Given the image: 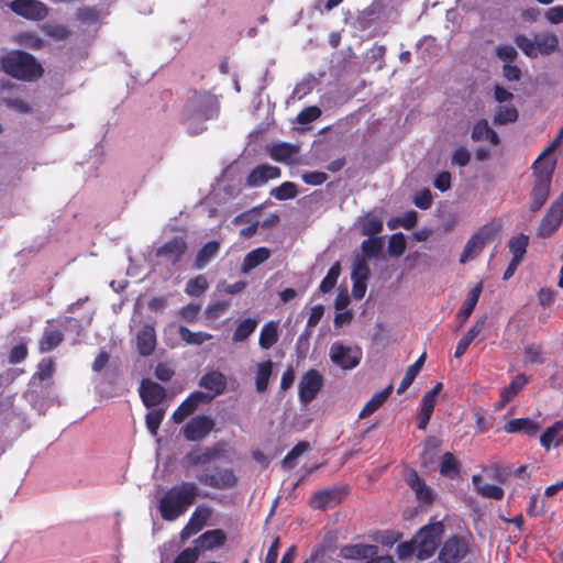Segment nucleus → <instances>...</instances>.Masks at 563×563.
<instances>
[{
    "label": "nucleus",
    "instance_id": "obj_12",
    "mask_svg": "<svg viewBox=\"0 0 563 563\" xmlns=\"http://www.w3.org/2000/svg\"><path fill=\"white\" fill-rule=\"evenodd\" d=\"M468 552L465 539L453 537L446 540L440 550L439 559L442 563H459Z\"/></svg>",
    "mask_w": 563,
    "mask_h": 563
},
{
    "label": "nucleus",
    "instance_id": "obj_3",
    "mask_svg": "<svg viewBox=\"0 0 563 563\" xmlns=\"http://www.w3.org/2000/svg\"><path fill=\"white\" fill-rule=\"evenodd\" d=\"M0 66L7 75L24 81L35 80L43 73L35 58L22 51H12L1 56Z\"/></svg>",
    "mask_w": 563,
    "mask_h": 563
},
{
    "label": "nucleus",
    "instance_id": "obj_20",
    "mask_svg": "<svg viewBox=\"0 0 563 563\" xmlns=\"http://www.w3.org/2000/svg\"><path fill=\"white\" fill-rule=\"evenodd\" d=\"M137 351L143 356L151 355L156 346L155 329L151 324H145L136 334Z\"/></svg>",
    "mask_w": 563,
    "mask_h": 563
},
{
    "label": "nucleus",
    "instance_id": "obj_42",
    "mask_svg": "<svg viewBox=\"0 0 563 563\" xmlns=\"http://www.w3.org/2000/svg\"><path fill=\"white\" fill-rule=\"evenodd\" d=\"M257 324H258V321L256 319H253V318L244 319L236 327V329L232 335V341L235 343L245 341L255 331V329L257 328Z\"/></svg>",
    "mask_w": 563,
    "mask_h": 563
},
{
    "label": "nucleus",
    "instance_id": "obj_11",
    "mask_svg": "<svg viewBox=\"0 0 563 563\" xmlns=\"http://www.w3.org/2000/svg\"><path fill=\"white\" fill-rule=\"evenodd\" d=\"M323 385V376L317 369H309L299 382V399L303 405L311 402Z\"/></svg>",
    "mask_w": 563,
    "mask_h": 563
},
{
    "label": "nucleus",
    "instance_id": "obj_60",
    "mask_svg": "<svg viewBox=\"0 0 563 563\" xmlns=\"http://www.w3.org/2000/svg\"><path fill=\"white\" fill-rule=\"evenodd\" d=\"M496 55L505 64H509L516 59L518 54H517L516 48L511 45H499L496 48Z\"/></svg>",
    "mask_w": 563,
    "mask_h": 563
},
{
    "label": "nucleus",
    "instance_id": "obj_53",
    "mask_svg": "<svg viewBox=\"0 0 563 563\" xmlns=\"http://www.w3.org/2000/svg\"><path fill=\"white\" fill-rule=\"evenodd\" d=\"M310 449V444L308 442H299L296 446L292 448L290 452L285 456L283 461V465L285 468H292L295 463L299 456L303 453L308 452Z\"/></svg>",
    "mask_w": 563,
    "mask_h": 563
},
{
    "label": "nucleus",
    "instance_id": "obj_16",
    "mask_svg": "<svg viewBox=\"0 0 563 563\" xmlns=\"http://www.w3.org/2000/svg\"><path fill=\"white\" fill-rule=\"evenodd\" d=\"M211 517V509L207 506H198L191 514L189 521L179 533L180 541L184 542L191 536L198 533Z\"/></svg>",
    "mask_w": 563,
    "mask_h": 563
},
{
    "label": "nucleus",
    "instance_id": "obj_19",
    "mask_svg": "<svg viewBox=\"0 0 563 563\" xmlns=\"http://www.w3.org/2000/svg\"><path fill=\"white\" fill-rule=\"evenodd\" d=\"M280 176V169L271 165H258L247 176L246 185L249 187H261L271 179H276Z\"/></svg>",
    "mask_w": 563,
    "mask_h": 563
},
{
    "label": "nucleus",
    "instance_id": "obj_43",
    "mask_svg": "<svg viewBox=\"0 0 563 563\" xmlns=\"http://www.w3.org/2000/svg\"><path fill=\"white\" fill-rule=\"evenodd\" d=\"M426 360V354H422L412 365H410L397 389L398 394H402L415 380L418 373L420 372Z\"/></svg>",
    "mask_w": 563,
    "mask_h": 563
},
{
    "label": "nucleus",
    "instance_id": "obj_14",
    "mask_svg": "<svg viewBox=\"0 0 563 563\" xmlns=\"http://www.w3.org/2000/svg\"><path fill=\"white\" fill-rule=\"evenodd\" d=\"M214 427V420L209 416H196L184 427V435L188 441H200L206 438Z\"/></svg>",
    "mask_w": 563,
    "mask_h": 563
},
{
    "label": "nucleus",
    "instance_id": "obj_27",
    "mask_svg": "<svg viewBox=\"0 0 563 563\" xmlns=\"http://www.w3.org/2000/svg\"><path fill=\"white\" fill-rule=\"evenodd\" d=\"M356 224L361 229L363 235L373 236L383 231V218L373 212L360 217Z\"/></svg>",
    "mask_w": 563,
    "mask_h": 563
},
{
    "label": "nucleus",
    "instance_id": "obj_51",
    "mask_svg": "<svg viewBox=\"0 0 563 563\" xmlns=\"http://www.w3.org/2000/svg\"><path fill=\"white\" fill-rule=\"evenodd\" d=\"M341 273V266L339 263H335L331 266V268L328 271L325 277L322 279L319 289L321 292H329L336 284L338 278Z\"/></svg>",
    "mask_w": 563,
    "mask_h": 563
},
{
    "label": "nucleus",
    "instance_id": "obj_32",
    "mask_svg": "<svg viewBox=\"0 0 563 563\" xmlns=\"http://www.w3.org/2000/svg\"><path fill=\"white\" fill-rule=\"evenodd\" d=\"M220 250V243L218 241H210L206 243L197 253L195 267L202 269L206 267L218 254Z\"/></svg>",
    "mask_w": 563,
    "mask_h": 563
},
{
    "label": "nucleus",
    "instance_id": "obj_57",
    "mask_svg": "<svg viewBox=\"0 0 563 563\" xmlns=\"http://www.w3.org/2000/svg\"><path fill=\"white\" fill-rule=\"evenodd\" d=\"M200 556V549L198 547H189L184 549L175 559L173 563H196Z\"/></svg>",
    "mask_w": 563,
    "mask_h": 563
},
{
    "label": "nucleus",
    "instance_id": "obj_52",
    "mask_svg": "<svg viewBox=\"0 0 563 563\" xmlns=\"http://www.w3.org/2000/svg\"><path fill=\"white\" fill-rule=\"evenodd\" d=\"M208 286L209 284L207 282V278L202 275H198L197 277L190 279L187 283L185 291L189 296L198 297L207 290Z\"/></svg>",
    "mask_w": 563,
    "mask_h": 563
},
{
    "label": "nucleus",
    "instance_id": "obj_17",
    "mask_svg": "<svg viewBox=\"0 0 563 563\" xmlns=\"http://www.w3.org/2000/svg\"><path fill=\"white\" fill-rule=\"evenodd\" d=\"M211 399V396L202 391H195L179 405V407L174 411L172 419L175 423H180L191 415L200 404L208 402Z\"/></svg>",
    "mask_w": 563,
    "mask_h": 563
},
{
    "label": "nucleus",
    "instance_id": "obj_22",
    "mask_svg": "<svg viewBox=\"0 0 563 563\" xmlns=\"http://www.w3.org/2000/svg\"><path fill=\"white\" fill-rule=\"evenodd\" d=\"M225 542V534L222 530H209L202 533L198 539L195 540L196 547L200 549V553L203 551H211L216 548L221 547Z\"/></svg>",
    "mask_w": 563,
    "mask_h": 563
},
{
    "label": "nucleus",
    "instance_id": "obj_6",
    "mask_svg": "<svg viewBox=\"0 0 563 563\" xmlns=\"http://www.w3.org/2000/svg\"><path fill=\"white\" fill-rule=\"evenodd\" d=\"M444 532V526L441 521H437L422 527L415 537L417 558L427 560L431 558Z\"/></svg>",
    "mask_w": 563,
    "mask_h": 563
},
{
    "label": "nucleus",
    "instance_id": "obj_44",
    "mask_svg": "<svg viewBox=\"0 0 563 563\" xmlns=\"http://www.w3.org/2000/svg\"><path fill=\"white\" fill-rule=\"evenodd\" d=\"M179 335L187 344L200 345L203 342L211 340L212 335L207 332H192L186 327L179 328Z\"/></svg>",
    "mask_w": 563,
    "mask_h": 563
},
{
    "label": "nucleus",
    "instance_id": "obj_30",
    "mask_svg": "<svg viewBox=\"0 0 563 563\" xmlns=\"http://www.w3.org/2000/svg\"><path fill=\"white\" fill-rule=\"evenodd\" d=\"M472 482L476 492L483 497L499 500L504 497V489L500 486L484 483L482 476L474 475Z\"/></svg>",
    "mask_w": 563,
    "mask_h": 563
},
{
    "label": "nucleus",
    "instance_id": "obj_33",
    "mask_svg": "<svg viewBox=\"0 0 563 563\" xmlns=\"http://www.w3.org/2000/svg\"><path fill=\"white\" fill-rule=\"evenodd\" d=\"M278 321H269L262 328L258 339L262 349L268 350L278 341Z\"/></svg>",
    "mask_w": 563,
    "mask_h": 563
},
{
    "label": "nucleus",
    "instance_id": "obj_36",
    "mask_svg": "<svg viewBox=\"0 0 563 563\" xmlns=\"http://www.w3.org/2000/svg\"><path fill=\"white\" fill-rule=\"evenodd\" d=\"M528 383V378L523 374L517 375L510 385L503 389L500 394L501 401L497 405V408L504 407L507 402H509Z\"/></svg>",
    "mask_w": 563,
    "mask_h": 563
},
{
    "label": "nucleus",
    "instance_id": "obj_26",
    "mask_svg": "<svg viewBox=\"0 0 563 563\" xmlns=\"http://www.w3.org/2000/svg\"><path fill=\"white\" fill-rule=\"evenodd\" d=\"M377 547L376 545H365V544H355V545H346L341 549L340 555L346 560H364L367 558L376 555Z\"/></svg>",
    "mask_w": 563,
    "mask_h": 563
},
{
    "label": "nucleus",
    "instance_id": "obj_9",
    "mask_svg": "<svg viewBox=\"0 0 563 563\" xmlns=\"http://www.w3.org/2000/svg\"><path fill=\"white\" fill-rule=\"evenodd\" d=\"M563 221V192L551 205L550 209L542 218L538 229L539 236L548 238L553 234Z\"/></svg>",
    "mask_w": 563,
    "mask_h": 563
},
{
    "label": "nucleus",
    "instance_id": "obj_47",
    "mask_svg": "<svg viewBox=\"0 0 563 563\" xmlns=\"http://www.w3.org/2000/svg\"><path fill=\"white\" fill-rule=\"evenodd\" d=\"M297 187L294 183L285 181L271 190V196L277 200H288L297 196Z\"/></svg>",
    "mask_w": 563,
    "mask_h": 563
},
{
    "label": "nucleus",
    "instance_id": "obj_34",
    "mask_svg": "<svg viewBox=\"0 0 563 563\" xmlns=\"http://www.w3.org/2000/svg\"><path fill=\"white\" fill-rule=\"evenodd\" d=\"M562 430L563 420L556 421L541 435V445L547 450H549L551 446H558L563 441Z\"/></svg>",
    "mask_w": 563,
    "mask_h": 563
},
{
    "label": "nucleus",
    "instance_id": "obj_4",
    "mask_svg": "<svg viewBox=\"0 0 563 563\" xmlns=\"http://www.w3.org/2000/svg\"><path fill=\"white\" fill-rule=\"evenodd\" d=\"M554 165V161H542V157H538L533 163L534 179L530 202V210L532 212L539 211L549 197Z\"/></svg>",
    "mask_w": 563,
    "mask_h": 563
},
{
    "label": "nucleus",
    "instance_id": "obj_46",
    "mask_svg": "<svg viewBox=\"0 0 563 563\" xmlns=\"http://www.w3.org/2000/svg\"><path fill=\"white\" fill-rule=\"evenodd\" d=\"M443 388L442 383H438L431 390L426 393L420 402V410L426 412H433L437 404V398Z\"/></svg>",
    "mask_w": 563,
    "mask_h": 563
},
{
    "label": "nucleus",
    "instance_id": "obj_64",
    "mask_svg": "<svg viewBox=\"0 0 563 563\" xmlns=\"http://www.w3.org/2000/svg\"><path fill=\"white\" fill-rule=\"evenodd\" d=\"M489 125L487 120H481L478 121L472 131V139L474 141H483L486 139L487 133H489Z\"/></svg>",
    "mask_w": 563,
    "mask_h": 563
},
{
    "label": "nucleus",
    "instance_id": "obj_49",
    "mask_svg": "<svg viewBox=\"0 0 563 563\" xmlns=\"http://www.w3.org/2000/svg\"><path fill=\"white\" fill-rule=\"evenodd\" d=\"M165 416L164 408H155L147 412L145 417L146 427L152 435H156Z\"/></svg>",
    "mask_w": 563,
    "mask_h": 563
},
{
    "label": "nucleus",
    "instance_id": "obj_63",
    "mask_svg": "<svg viewBox=\"0 0 563 563\" xmlns=\"http://www.w3.org/2000/svg\"><path fill=\"white\" fill-rule=\"evenodd\" d=\"M27 355V347L24 343H20L13 346L9 354V362L11 364H18L22 362Z\"/></svg>",
    "mask_w": 563,
    "mask_h": 563
},
{
    "label": "nucleus",
    "instance_id": "obj_58",
    "mask_svg": "<svg viewBox=\"0 0 563 563\" xmlns=\"http://www.w3.org/2000/svg\"><path fill=\"white\" fill-rule=\"evenodd\" d=\"M321 115V110L318 107H308L303 109L297 117L298 123L309 124Z\"/></svg>",
    "mask_w": 563,
    "mask_h": 563
},
{
    "label": "nucleus",
    "instance_id": "obj_25",
    "mask_svg": "<svg viewBox=\"0 0 563 563\" xmlns=\"http://www.w3.org/2000/svg\"><path fill=\"white\" fill-rule=\"evenodd\" d=\"M271 256V251L267 247H258L249 252L243 260L241 265V272L243 274L251 273L258 265L266 262Z\"/></svg>",
    "mask_w": 563,
    "mask_h": 563
},
{
    "label": "nucleus",
    "instance_id": "obj_45",
    "mask_svg": "<svg viewBox=\"0 0 563 563\" xmlns=\"http://www.w3.org/2000/svg\"><path fill=\"white\" fill-rule=\"evenodd\" d=\"M518 119V111L515 107L499 106L496 109L494 122L496 124L512 123Z\"/></svg>",
    "mask_w": 563,
    "mask_h": 563
},
{
    "label": "nucleus",
    "instance_id": "obj_7",
    "mask_svg": "<svg viewBox=\"0 0 563 563\" xmlns=\"http://www.w3.org/2000/svg\"><path fill=\"white\" fill-rule=\"evenodd\" d=\"M329 356L336 366L347 371L360 364L362 351L356 346H346L340 342H335L330 349Z\"/></svg>",
    "mask_w": 563,
    "mask_h": 563
},
{
    "label": "nucleus",
    "instance_id": "obj_39",
    "mask_svg": "<svg viewBox=\"0 0 563 563\" xmlns=\"http://www.w3.org/2000/svg\"><path fill=\"white\" fill-rule=\"evenodd\" d=\"M218 455L214 449H198L188 453L185 461L190 465H205Z\"/></svg>",
    "mask_w": 563,
    "mask_h": 563
},
{
    "label": "nucleus",
    "instance_id": "obj_18",
    "mask_svg": "<svg viewBox=\"0 0 563 563\" xmlns=\"http://www.w3.org/2000/svg\"><path fill=\"white\" fill-rule=\"evenodd\" d=\"M140 396L144 405L147 408H151L159 405L164 400L166 393L164 387L159 384L150 379H144L140 386Z\"/></svg>",
    "mask_w": 563,
    "mask_h": 563
},
{
    "label": "nucleus",
    "instance_id": "obj_37",
    "mask_svg": "<svg viewBox=\"0 0 563 563\" xmlns=\"http://www.w3.org/2000/svg\"><path fill=\"white\" fill-rule=\"evenodd\" d=\"M504 430L507 433H514L518 431H523L527 434H534L539 430V426L528 418H520V419H512L509 420L505 427Z\"/></svg>",
    "mask_w": 563,
    "mask_h": 563
},
{
    "label": "nucleus",
    "instance_id": "obj_10",
    "mask_svg": "<svg viewBox=\"0 0 563 563\" xmlns=\"http://www.w3.org/2000/svg\"><path fill=\"white\" fill-rule=\"evenodd\" d=\"M197 478L201 484L217 489L233 488L238 482L234 473L228 468H216L211 472H203L199 474Z\"/></svg>",
    "mask_w": 563,
    "mask_h": 563
},
{
    "label": "nucleus",
    "instance_id": "obj_56",
    "mask_svg": "<svg viewBox=\"0 0 563 563\" xmlns=\"http://www.w3.org/2000/svg\"><path fill=\"white\" fill-rule=\"evenodd\" d=\"M440 472L445 476H454L459 473L457 461L452 453L446 452L442 456Z\"/></svg>",
    "mask_w": 563,
    "mask_h": 563
},
{
    "label": "nucleus",
    "instance_id": "obj_31",
    "mask_svg": "<svg viewBox=\"0 0 563 563\" xmlns=\"http://www.w3.org/2000/svg\"><path fill=\"white\" fill-rule=\"evenodd\" d=\"M64 334L60 330L53 327H46L40 340V351L42 353L49 352L60 344Z\"/></svg>",
    "mask_w": 563,
    "mask_h": 563
},
{
    "label": "nucleus",
    "instance_id": "obj_13",
    "mask_svg": "<svg viewBox=\"0 0 563 563\" xmlns=\"http://www.w3.org/2000/svg\"><path fill=\"white\" fill-rule=\"evenodd\" d=\"M10 9L30 20H43L48 14L47 7L38 0H13Z\"/></svg>",
    "mask_w": 563,
    "mask_h": 563
},
{
    "label": "nucleus",
    "instance_id": "obj_55",
    "mask_svg": "<svg viewBox=\"0 0 563 563\" xmlns=\"http://www.w3.org/2000/svg\"><path fill=\"white\" fill-rule=\"evenodd\" d=\"M406 251V240L402 233H395L389 238L388 252L391 256H401Z\"/></svg>",
    "mask_w": 563,
    "mask_h": 563
},
{
    "label": "nucleus",
    "instance_id": "obj_8",
    "mask_svg": "<svg viewBox=\"0 0 563 563\" xmlns=\"http://www.w3.org/2000/svg\"><path fill=\"white\" fill-rule=\"evenodd\" d=\"M494 234L495 232L492 228L487 225L481 228L466 242L460 257V263L465 264L478 256L485 245L494 238Z\"/></svg>",
    "mask_w": 563,
    "mask_h": 563
},
{
    "label": "nucleus",
    "instance_id": "obj_61",
    "mask_svg": "<svg viewBox=\"0 0 563 563\" xmlns=\"http://www.w3.org/2000/svg\"><path fill=\"white\" fill-rule=\"evenodd\" d=\"M45 33L55 38V40H64L68 36L69 32L66 26L60 24H47L44 26Z\"/></svg>",
    "mask_w": 563,
    "mask_h": 563
},
{
    "label": "nucleus",
    "instance_id": "obj_59",
    "mask_svg": "<svg viewBox=\"0 0 563 563\" xmlns=\"http://www.w3.org/2000/svg\"><path fill=\"white\" fill-rule=\"evenodd\" d=\"M432 194L429 189H422L418 191L413 198L415 205L422 210H427L432 205Z\"/></svg>",
    "mask_w": 563,
    "mask_h": 563
},
{
    "label": "nucleus",
    "instance_id": "obj_29",
    "mask_svg": "<svg viewBox=\"0 0 563 563\" xmlns=\"http://www.w3.org/2000/svg\"><path fill=\"white\" fill-rule=\"evenodd\" d=\"M482 290H483V284L482 283H478L468 294V297L467 299L465 300V302L463 303V307L462 309L460 310V312L457 313V318L461 322V325H463L467 319L470 318V316L472 314L475 306L477 305L478 302V299H479V296L482 294Z\"/></svg>",
    "mask_w": 563,
    "mask_h": 563
},
{
    "label": "nucleus",
    "instance_id": "obj_40",
    "mask_svg": "<svg viewBox=\"0 0 563 563\" xmlns=\"http://www.w3.org/2000/svg\"><path fill=\"white\" fill-rule=\"evenodd\" d=\"M528 244L529 236L523 233L511 238L508 242V247L510 253L512 254V260L521 262L526 254Z\"/></svg>",
    "mask_w": 563,
    "mask_h": 563
},
{
    "label": "nucleus",
    "instance_id": "obj_54",
    "mask_svg": "<svg viewBox=\"0 0 563 563\" xmlns=\"http://www.w3.org/2000/svg\"><path fill=\"white\" fill-rule=\"evenodd\" d=\"M362 251L363 253L369 257H377L383 249V238H369L362 242Z\"/></svg>",
    "mask_w": 563,
    "mask_h": 563
},
{
    "label": "nucleus",
    "instance_id": "obj_2",
    "mask_svg": "<svg viewBox=\"0 0 563 563\" xmlns=\"http://www.w3.org/2000/svg\"><path fill=\"white\" fill-rule=\"evenodd\" d=\"M219 102L209 92H195L184 108L185 122L194 134L203 131V122L217 117Z\"/></svg>",
    "mask_w": 563,
    "mask_h": 563
},
{
    "label": "nucleus",
    "instance_id": "obj_62",
    "mask_svg": "<svg viewBox=\"0 0 563 563\" xmlns=\"http://www.w3.org/2000/svg\"><path fill=\"white\" fill-rule=\"evenodd\" d=\"M77 18L84 24H97L99 20L98 11L90 8L80 9L77 12Z\"/></svg>",
    "mask_w": 563,
    "mask_h": 563
},
{
    "label": "nucleus",
    "instance_id": "obj_41",
    "mask_svg": "<svg viewBox=\"0 0 563 563\" xmlns=\"http://www.w3.org/2000/svg\"><path fill=\"white\" fill-rule=\"evenodd\" d=\"M338 501V493L335 490H321L313 495L310 506L313 509H324Z\"/></svg>",
    "mask_w": 563,
    "mask_h": 563
},
{
    "label": "nucleus",
    "instance_id": "obj_21",
    "mask_svg": "<svg viewBox=\"0 0 563 563\" xmlns=\"http://www.w3.org/2000/svg\"><path fill=\"white\" fill-rule=\"evenodd\" d=\"M407 483L416 494L418 500L424 504H431L434 498L433 490L426 485L423 479L419 477L417 472L411 471L407 476Z\"/></svg>",
    "mask_w": 563,
    "mask_h": 563
},
{
    "label": "nucleus",
    "instance_id": "obj_1",
    "mask_svg": "<svg viewBox=\"0 0 563 563\" xmlns=\"http://www.w3.org/2000/svg\"><path fill=\"white\" fill-rule=\"evenodd\" d=\"M198 487L195 483L183 482L172 486L159 500V511L164 520L174 521L195 503Z\"/></svg>",
    "mask_w": 563,
    "mask_h": 563
},
{
    "label": "nucleus",
    "instance_id": "obj_50",
    "mask_svg": "<svg viewBox=\"0 0 563 563\" xmlns=\"http://www.w3.org/2000/svg\"><path fill=\"white\" fill-rule=\"evenodd\" d=\"M369 266L364 258L356 257L352 266V280L367 282L369 278Z\"/></svg>",
    "mask_w": 563,
    "mask_h": 563
},
{
    "label": "nucleus",
    "instance_id": "obj_28",
    "mask_svg": "<svg viewBox=\"0 0 563 563\" xmlns=\"http://www.w3.org/2000/svg\"><path fill=\"white\" fill-rule=\"evenodd\" d=\"M200 386L212 391L214 395H220L227 387V378L221 372L212 371L201 377Z\"/></svg>",
    "mask_w": 563,
    "mask_h": 563
},
{
    "label": "nucleus",
    "instance_id": "obj_5",
    "mask_svg": "<svg viewBox=\"0 0 563 563\" xmlns=\"http://www.w3.org/2000/svg\"><path fill=\"white\" fill-rule=\"evenodd\" d=\"M516 45L522 53L530 57L537 58L539 55H550L559 48V37L552 32H541L529 38L519 34L515 37Z\"/></svg>",
    "mask_w": 563,
    "mask_h": 563
},
{
    "label": "nucleus",
    "instance_id": "obj_15",
    "mask_svg": "<svg viewBox=\"0 0 563 563\" xmlns=\"http://www.w3.org/2000/svg\"><path fill=\"white\" fill-rule=\"evenodd\" d=\"M187 249L188 246L185 239L177 236L159 246L156 250L155 255L156 257L164 258L166 262L175 265L186 254Z\"/></svg>",
    "mask_w": 563,
    "mask_h": 563
},
{
    "label": "nucleus",
    "instance_id": "obj_38",
    "mask_svg": "<svg viewBox=\"0 0 563 563\" xmlns=\"http://www.w3.org/2000/svg\"><path fill=\"white\" fill-rule=\"evenodd\" d=\"M484 320H477L467 333L457 343L454 356L461 357L472 343V341L482 332L484 328Z\"/></svg>",
    "mask_w": 563,
    "mask_h": 563
},
{
    "label": "nucleus",
    "instance_id": "obj_48",
    "mask_svg": "<svg viewBox=\"0 0 563 563\" xmlns=\"http://www.w3.org/2000/svg\"><path fill=\"white\" fill-rule=\"evenodd\" d=\"M545 355L540 344L531 343L525 347V362L528 364H542Z\"/></svg>",
    "mask_w": 563,
    "mask_h": 563
},
{
    "label": "nucleus",
    "instance_id": "obj_24",
    "mask_svg": "<svg viewBox=\"0 0 563 563\" xmlns=\"http://www.w3.org/2000/svg\"><path fill=\"white\" fill-rule=\"evenodd\" d=\"M273 373V362L271 360L256 363L254 366L255 389L257 393H264L268 388V382Z\"/></svg>",
    "mask_w": 563,
    "mask_h": 563
},
{
    "label": "nucleus",
    "instance_id": "obj_23",
    "mask_svg": "<svg viewBox=\"0 0 563 563\" xmlns=\"http://www.w3.org/2000/svg\"><path fill=\"white\" fill-rule=\"evenodd\" d=\"M297 153L298 147L288 143H277L268 147L271 158L279 163L292 164Z\"/></svg>",
    "mask_w": 563,
    "mask_h": 563
},
{
    "label": "nucleus",
    "instance_id": "obj_35",
    "mask_svg": "<svg viewBox=\"0 0 563 563\" xmlns=\"http://www.w3.org/2000/svg\"><path fill=\"white\" fill-rule=\"evenodd\" d=\"M391 386H388L384 390L375 394L364 406V408L361 410L358 418L364 419L371 415H373L375 411H377L380 406L387 400L390 391Z\"/></svg>",
    "mask_w": 563,
    "mask_h": 563
}]
</instances>
